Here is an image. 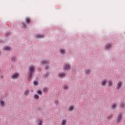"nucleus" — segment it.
Here are the masks:
<instances>
[{
  "mask_svg": "<svg viewBox=\"0 0 125 125\" xmlns=\"http://www.w3.org/2000/svg\"><path fill=\"white\" fill-rule=\"evenodd\" d=\"M36 70V66L35 65H30L28 67V74L27 80L29 82L32 81L33 79V76L34 73H35V70Z\"/></svg>",
  "mask_w": 125,
  "mask_h": 125,
  "instance_id": "obj_1",
  "label": "nucleus"
},
{
  "mask_svg": "<svg viewBox=\"0 0 125 125\" xmlns=\"http://www.w3.org/2000/svg\"><path fill=\"white\" fill-rule=\"evenodd\" d=\"M112 48H113V43L111 42H108L104 45V49L106 51H111Z\"/></svg>",
  "mask_w": 125,
  "mask_h": 125,
  "instance_id": "obj_2",
  "label": "nucleus"
},
{
  "mask_svg": "<svg viewBox=\"0 0 125 125\" xmlns=\"http://www.w3.org/2000/svg\"><path fill=\"white\" fill-rule=\"evenodd\" d=\"M63 69L65 71H69L71 70V65L69 63H65L63 65Z\"/></svg>",
  "mask_w": 125,
  "mask_h": 125,
  "instance_id": "obj_3",
  "label": "nucleus"
},
{
  "mask_svg": "<svg viewBox=\"0 0 125 125\" xmlns=\"http://www.w3.org/2000/svg\"><path fill=\"white\" fill-rule=\"evenodd\" d=\"M59 52L61 55H65L67 54V50L64 48H61L59 49Z\"/></svg>",
  "mask_w": 125,
  "mask_h": 125,
  "instance_id": "obj_4",
  "label": "nucleus"
},
{
  "mask_svg": "<svg viewBox=\"0 0 125 125\" xmlns=\"http://www.w3.org/2000/svg\"><path fill=\"white\" fill-rule=\"evenodd\" d=\"M123 86V82L119 81L117 84L116 89L117 90H120L122 87Z\"/></svg>",
  "mask_w": 125,
  "mask_h": 125,
  "instance_id": "obj_5",
  "label": "nucleus"
},
{
  "mask_svg": "<svg viewBox=\"0 0 125 125\" xmlns=\"http://www.w3.org/2000/svg\"><path fill=\"white\" fill-rule=\"evenodd\" d=\"M58 77H59L60 79H63L66 77V73L62 72L58 74Z\"/></svg>",
  "mask_w": 125,
  "mask_h": 125,
  "instance_id": "obj_6",
  "label": "nucleus"
},
{
  "mask_svg": "<svg viewBox=\"0 0 125 125\" xmlns=\"http://www.w3.org/2000/svg\"><path fill=\"white\" fill-rule=\"evenodd\" d=\"M49 63V60H42L41 62V65H48Z\"/></svg>",
  "mask_w": 125,
  "mask_h": 125,
  "instance_id": "obj_7",
  "label": "nucleus"
},
{
  "mask_svg": "<svg viewBox=\"0 0 125 125\" xmlns=\"http://www.w3.org/2000/svg\"><path fill=\"white\" fill-rule=\"evenodd\" d=\"M123 120V116L121 113H119L117 116V121L118 123H121Z\"/></svg>",
  "mask_w": 125,
  "mask_h": 125,
  "instance_id": "obj_8",
  "label": "nucleus"
},
{
  "mask_svg": "<svg viewBox=\"0 0 125 125\" xmlns=\"http://www.w3.org/2000/svg\"><path fill=\"white\" fill-rule=\"evenodd\" d=\"M19 78V74L16 73L13 74L12 76H11V79L13 80H16Z\"/></svg>",
  "mask_w": 125,
  "mask_h": 125,
  "instance_id": "obj_9",
  "label": "nucleus"
},
{
  "mask_svg": "<svg viewBox=\"0 0 125 125\" xmlns=\"http://www.w3.org/2000/svg\"><path fill=\"white\" fill-rule=\"evenodd\" d=\"M101 84L102 86H103V87L106 86V84H107V79H105L101 81Z\"/></svg>",
  "mask_w": 125,
  "mask_h": 125,
  "instance_id": "obj_10",
  "label": "nucleus"
},
{
  "mask_svg": "<svg viewBox=\"0 0 125 125\" xmlns=\"http://www.w3.org/2000/svg\"><path fill=\"white\" fill-rule=\"evenodd\" d=\"M35 37L36 38V39H43V38H44V35L36 34L35 35Z\"/></svg>",
  "mask_w": 125,
  "mask_h": 125,
  "instance_id": "obj_11",
  "label": "nucleus"
},
{
  "mask_svg": "<svg viewBox=\"0 0 125 125\" xmlns=\"http://www.w3.org/2000/svg\"><path fill=\"white\" fill-rule=\"evenodd\" d=\"M117 107H118V104L116 103L112 104L111 108L112 110H116V109H117Z\"/></svg>",
  "mask_w": 125,
  "mask_h": 125,
  "instance_id": "obj_12",
  "label": "nucleus"
},
{
  "mask_svg": "<svg viewBox=\"0 0 125 125\" xmlns=\"http://www.w3.org/2000/svg\"><path fill=\"white\" fill-rule=\"evenodd\" d=\"M0 106L1 108H4L5 107V102L3 100H0Z\"/></svg>",
  "mask_w": 125,
  "mask_h": 125,
  "instance_id": "obj_13",
  "label": "nucleus"
},
{
  "mask_svg": "<svg viewBox=\"0 0 125 125\" xmlns=\"http://www.w3.org/2000/svg\"><path fill=\"white\" fill-rule=\"evenodd\" d=\"M3 50H5V51H11L12 49L11 47L7 46L3 47Z\"/></svg>",
  "mask_w": 125,
  "mask_h": 125,
  "instance_id": "obj_14",
  "label": "nucleus"
},
{
  "mask_svg": "<svg viewBox=\"0 0 125 125\" xmlns=\"http://www.w3.org/2000/svg\"><path fill=\"white\" fill-rule=\"evenodd\" d=\"M11 33L10 31H7L5 33L4 36L6 38H8V37H10L11 36Z\"/></svg>",
  "mask_w": 125,
  "mask_h": 125,
  "instance_id": "obj_15",
  "label": "nucleus"
},
{
  "mask_svg": "<svg viewBox=\"0 0 125 125\" xmlns=\"http://www.w3.org/2000/svg\"><path fill=\"white\" fill-rule=\"evenodd\" d=\"M85 74L86 75H90V73H91V70L88 68L85 69L84 71Z\"/></svg>",
  "mask_w": 125,
  "mask_h": 125,
  "instance_id": "obj_16",
  "label": "nucleus"
},
{
  "mask_svg": "<svg viewBox=\"0 0 125 125\" xmlns=\"http://www.w3.org/2000/svg\"><path fill=\"white\" fill-rule=\"evenodd\" d=\"M120 108H122V109H125V102H122L120 103Z\"/></svg>",
  "mask_w": 125,
  "mask_h": 125,
  "instance_id": "obj_17",
  "label": "nucleus"
},
{
  "mask_svg": "<svg viewBox=\"0 0 125 125\" xmlns=\"http://www.w3.org/2000/svg\"><path fill=\"white\" fill-rule=\"evenodd\" d=\"M29 93H30V90L28 89H26L24 92V94L25 96H28V95H29Z\"/></svg>",
  "mask_w": 125,
  "mask_h": 125,
  "instance_id": "obj_18",
  "label": "nucleus"
},
{
  "mask_svg": "<svg viewBox=\"0 0 125 125\" xmlns=\"http://www.w3.org/2000/svg\"><path fill=\"white\" fill-rule=\"evenodd\" d=\"M22 25L23 26V27H21V29H27V24L25 22L22 21Z\"/></svg>",
  "mask_w": 125,
  "mask_h": 125,
  "instance_id": "obj_19",
  "label": "nucleus"
},
{
  "mask_svg": "<svg viewBox=\"0 0 125 125\" xmlns=\"http://www.w3.org/2000/svg\"><path fill=\"white\" fill-rule=\"evenodd\" d=\"M37 124H38V125H42V124H43L42 120L41 119H38L37 121Z\"/></svg>",
  "mask_w": 125,
  "mask_h": 125,
  "instance_id": "obj_20",
  "label": "nucleus"
},
{
  "mask_svg": "<svg viewBox=\"0 0 125 125\" xmlns=\"http://www.w3.org/2000/svg\"><path fill=\"white\" fill-rule=\"evenodd\" d=\"M68 110L69 112H72V111H74V106L71 105V106H69L68 109Z\"/></svg>",
  "mask_w": 125,
  "mask_h": 125,
  "instance_id": "obj_21",
  "label": "nucleus"
},
{
  "mask_svg": "<svg viewBox=\"0 0 125 125\" xmlns=\"http://www.w3.org/2000/svg\"><path fill=\"white\" fill-rule=\"evenodd\" d=\"M11 61H12V62H16L17 61L16 57L15 56L12 57L11 58Z\"/></svg>",
  "mask_w": 125,
  "mask_h": 125,
  "instance_id": "obj_22",
  "label": "nucleus"
},
{
  "mask_svg": "<svg viewBox=\"0 0 125 125\" xmlns=\"http://www.w3.org/2000/svg\"><path fill=\"white\" fill-rule=\"evenodd\" d=\"M67 124V120L66 119H64L62 120L61 125H66Z\"/></svg>",
  "mask_w": 125,
  "mask_h": 125,
  "instance_id": "obj_23",
  "label": "nucleus"
},
{
  "mask_svg": "<svg viewBox=\"0 0 125 125\" xmlns=\"http://www.w3.org/2000/svg\"><path fill=\"white\" fill-rule=\"evenodd\" d=\"M108 86L110 87L111 86H113V82H112V81H109L108 82Z\"/></svg>",
  "mask_w": 125,
  "mask_h": 125,
  "instance_id": "obj_24",
  "label": "nucleus"
},
{
  "mask_svg": "<svg viewBox=\"0 0 125 125\" xmlns=\"http://www.w3.org/2000/svg\"><path fill=\"white\" fill-rule=\"evenodd\" d=\"M25 21L26 24H29V23H30V22H31V20H30V18H26L25 19Z\"/></svg>",
  "mask_w": 125,
  "mask_h": 125,
  "instance_id": "obj_25",
  "label": "nucleus"
},
{
  "mask_svg": "<svg viewBox=\"0 0 125 125\" xmlns=\"http://www.w3.org/2000/svg\"><path fill=\"white\" fill-rule=\"evenodd\" d=\"M113 116L114 115L113 114H110L109 116L107 117V120H108L109 121L112 120V119H113Z\"/></svg>",
  "mask_w": 125,
  "mask_h": 125,
  "instance_id": "obj_26",
  "label": "nucleus"
},
{
  "mask_svg": "<svg viewBox=\"0 0 125 125\" xmlns=\"http://www.w3.org/2000/svg\"><path fill=\"white\" fill-rule=\"evenodd\" d=\"M48 76H49V73L46 72L44 74V77L45 79H47V78H48Z\"/></svg>",
  "mask_w": 125,
  "mask_h": 125,
  "instance_id": "obj_27",
  "label": "nucleus"
},
{
  "mask_svg": "<svg viewBox=\"0 0 125 125\" xmlns=\"http://www.w3.org/2000/svg\"><path fill=\"white\" fill-rule=\"evenodd\" d=\"M34 97L36 100L40 99V96L38 95H34Z\"/></svg>",
  "mask_w": 125,
  "mask_h": 125,
  "instance_id": "obj_28",
  "label": "nucleus"
},
{
  "mask_svg": "<svg viewBox=\"0 0 125 125\" xmlns=\"http://www.w3.org/2000/svg\"><path fill=\"white\" fill-rule=\"evenodd\" d=\"M69 88V87L67 84H65L63 85V89H65V90H67Z\"/></svg>",
  "mask_w": 125,
  "mask_h": 125,
  "instance_id": "obj_29",
  "label": "nucleus"
},
{
  "mask_svg": "<svg viewBox=\"0 0 125 125\" xmlns=\"http://www.w3.org/2000/svg\"><path fill=\"white\" fill-rule=\"evenodd\" d=\"M37 93H38L39 95H42V91H41L40 90H37Z\"/></svg>",
  "mask_w": 125,
  "mask_h": 125,
  "instance_id": "obj_30",
  "label": "nucleus"
},
{
  "mask_svg": "<svg viewBox=\"0 0 125 125\" xmlns=\"http://www.w3.org/2000/svg\"><path fill=\"white\" fill-rule=\"evenodd\" d=\"M55 103V105H56V106H58V104H59V102L58 101V100H56L54 102Z\"/></svg>",
  "mask_w": 125,
  "mask_h": 125,
  "instance_id": "obj_31",
  "label": "nucleus"
},
{
  "mask_svg": "<svg viewBox=\"0 0 125 125\" xmlns=\"http://www.w3.org/2000/svg\"><path fill=\"white\" fill-rule=\"evenodd\" d=\"M44 68L45 70H48L49 69V64H46Z\"/></svg>",
  "mask_w": 125,
  "mask_h": 125,
  "instance_id": "obj_32",
  "label": "nucleus"
},
{
  "mask_svg": "<svg viewBox=\"0 0 125 125\" xmlns=\"http://www.w3.org/2000/svg\"><path fill=\"white\" fill-rule=\"evenodd\" d=\"M48 90V89L46 87L43 88V91L44 92H47V91Z\"/></svg>",
  "mask_w": 125,
  "mask_h": 125,
  "instance_id": "obj_33",
  "label": "nucleus"
},
{
  "mask_svg": "<svg viewBox=\"0 0 125 125\" xmlns=\"http://www.w3.org/2000/svg\"><path fill=\"white\" fill-rule=\"evenodd\" d=\"M34 85H39V82L38 81H35L34 83Z\"/></svg>",
  "mask_w": 125,
  "mask_h": 125,
  "instance_id": "obj_34",
  "label": "nucleus"
},
{
  "mask_svg": "<svg viewBox=\"0 0 125 125\" xmlns=\"http://www.w3.org/2000/svg\"><path fill=\"white\" fill-rule=\"evenodd\" d=\"M38 72H41L42 71V68H38Z\"/></svg>",
  "mask_w": 125,
  "mask_h": 125,
  "instance_id": "obj_35",
  "label": "nucleus"
},
{
  "mask_svg": "<svg viewBox=\"0 0 125 125\" xmlns=\"http://www.w3.org/2000/svg\"><path fill=\"white\" fill-rule=\"evenodd\" d=\"M4 42L1 40H0V43H4Z\"/></svg>",
  "mask_w": 125,
  "mask_h": 125,
  "instance_id": "obj_36",
  "label": "nucleus"
},
{
  "mask_svg": "<svg viewBox=\"0 0 125 125\" xmlns=\"http://www.w3.org/2000/svg\"><path fill=\"white\" fill-rule=\"evenodd\" d=\"M1 78H2V76H1Z\"/></svg>",
  "mask_w": 125,
  "mask_h": 125,
  "instance_id": "obj_37",
  "label": "nucleus"
}]
</instances>
